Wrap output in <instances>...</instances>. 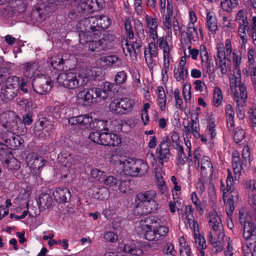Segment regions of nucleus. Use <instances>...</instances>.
I'll use <instances>...</instances> for the list:
<instances>
[{"label":"nucleus","mask_w":256,"mask_h":256,"mask_svg":"<svg viewBox=\"0 0 256 256\" xmlns=\"http://www.w3.org/2000/svg\"><path fill=\"white\" fill-rule=\"evenodd\" d=\"M144 20L148 38L149 41L150 40H156L158 36V19L156 16H153L144 12Z\"/></svg>","instance_id":"a211bd4d"},{"label":"nucleus","mask_w":256,"mask_h":256,"mask_svg":"<svg viewBox=\"0 0 256 256\" xmlns=\"http://www.w3.org/2000/svg\"><path fill=\"white\" fill-rule=\"evenodd\" d=\"M108 130L114 132H118L122 130V124L120 120H114L108 122Z\"/></svg>","instance_id":"69168bd1"},{"label":"nucleus","mask_w":256,"mask_h":256,"mask_svg":"<svg viewBox=\"0 0 256 256\" xmlns=\"http://www.w3.org/2000/svg\"><path fill=\"white\" fill-rule=\"evenodd\" d=\"M54 128L50 121L46 118H42L34 126V132L36 136L46 139L50 136Z\"/></svg>","instance_id":"2eb2a0df"},{"label":"nucleus","mask_w":256,"mask_h":256,"mask_svg":"<svg viewBox=\"0 0 256 256\" xmlns=\"http://www.w3.org/2000/svg\"><path fill=\"white\" fill-rule=\"evenodd\" d=\"M135 100L129 98L113 100L110 104V111L118 115L127 114L133 110Z\"/></svg>","instance_id":"1a4fd4ad"},{"label":"nucleus","mask_w":256,"mask_h":256,"mask_svg":"<svg viewBox=\"0 0 256 256\" xmlns=\"http://www.w3.org/2000/svg\"><path fill=\"white\" fill-rule=\"evenodd\" d=\"M127 77V74L125 71H120L116 74L114 80L116 85L120 86L126 82Z\"/></svg>","instance_id":"0e129e2a"},{"label":"nucleus","mask_w":256,"mask_h":256,"mask_svg":"<svg viewBox=\"0 0 256 256\" xmlns=\"http://www.w3.org/2000/svg\"><path fill=\"white\" fill-rule=\"evenodd\" d=\"M52 10H54V9L52 8L50 6H45L44 4H40V6L36 8V11L38 13L39 16L44 19Z\"/></svg>","instance_id":"052dcab7"},{"label":"nucleus","mask_w":256,"mask_h":256,"mask_svg":"<svg viewBox=\"0 0 256 256\" xmlns=\"http://www.w3.org/2000/svg\"><path fill=\"white\" fill-rule=\"evenodd\" d=\"M244 218V213L243 210L240 212V220L241 223H244V237L246 240L254 239L256 241V228L252 220V218L247 214L245 218V220L243 221Z\"/></svg>","instance_id":"f3484780"},{"label":"nucleus","mask_w":256,"mask_h":256,"mask_svg":"<svg viewBox=\"0 0 256 256\" xmlns=\"http://www.w3.org/2000/svg\"><path fill=\"white\" fill-rule=\"evenodd\" d=\"M80 42L84 44L90 43L88 48L92 52H99L104 50L106 42L104 38H100L98 33H92L90 32H81L79 34Z\"/></svg>","instance_id":"0eeeda50"},{"label":"nucleus","mask_w":256,"mask_h":256,"mask_svg":"<svg viewBox=\"0 0 256 256\" xmlns=\"http://www.w3.org/2000/svg\"><path fill=\"white\" fill-rule=\"evenodd\" d=\"M156 197V192L154 190L144 191L137 194L134 199V214L145 215L156 211L158 208Z\"/></svg>","instance_id":"20e7f679"},{"label":"nucleus","mask_w":256,"mask_h":256,"mask_svg":"<svg viewBox=\"0 0 256 256\" xmlns=\"http://www.w3.org/2000/svg\"><path fill=\"white\" fill-rule=\"evenodd\" d=\"M52 196L47 194H40L38 202L41 206H46V208H48L52 205Z\"/></svg>","instance_id":"6e6d98bb"},{"label":"nucleus","mask_w":256,"mask_h":256,"mask_svg":"<svg viewBox=\"0 0 256 256\" xmlns=\"http://www.w3.org/2000/svg\"><path fill=\"white\" fill-rule=\"evenodd\" d=\"M64 60L60 54H58L53 56L50 60L52 66L54 69L60 70L63 68V65Z\"/></svg>","instance_id":"8fccbe9b"},{"label":"nucleus","mask_w":256,"mask_h":256,"mask_svg":"<svg viewBox=\"0 0 256 256\" xmlns=\"http://www.w3.org/2000/svg\"><path fill=\"white\" fill-rule=\"evenodd\" d=\"M209 224L214 231L222 229V224L220 218L214 210L209 213Z\"/></svg>","instance_id":"58836bf2"},{"label":"nucleus","mask_w":256,"mask_h":256,"mask_svg":"<svg viewBox=\"0 0 256 256\" xmlns=\"http://www.w3.org/2000/svg\"><path fill=\"white\" fill-rule=\"evenodd\" d=\"M4 164L9 169L17 170L20 167V162L12 154L8 155V158L4 160Z\"/></svg>","instance_id":"c03bdc74"},{"label":"nucleus","mask_w":256,"mask_h":256,"mask_svg":"<svg viewBox=\"0 0 256 256\" xmlns=\"http://www.w3.org/2000/svg\"><path fill=\"white\" fill-rule=\"evenodd\" d=\"M0 123L9 132V134H21L18 129V125L22 124L18 116L12 111H7L0 116Z\"/></svg>","instance_id":"9b49d317"},{"label":"nucleus","mask_w":256,"mask_h":256,"mask_svg":"<svg viewBox=\"0 0 256 256\" xmlns=\"http://www.w3.org/2000/svg\"><path fill=\"white\" fill-rule=\"evenodd\" d=\"M194 162L200 165L201 174L203 178H216V174L213 173V165L210 158L207 156H200L198 151H195L194 153Z\"/></svg>","instance_id":"f8f14e48"},{"label":"nucleus","mask_w":256,"mask_h":256,"mask_svg":"<svg viewBox=\"0 0 256 256\" xmlns=\"http://www.w3.org/2000/svg\"><path fill=\"white\" fill-rule=\"evenodd\" d=\"M160 219L155 216H148L140 221V228L148 241L158 242L162 240L168 234V229L161 224Z\"/></svg>","instance_id":"7ed1b4c3"},{"label":"nucleus","mask_w":256,"mask_h":256,"mask_svg":"<svg viewBox=\"0 0 256 256\" xmlns=\"http://www.w3.org/2000/svg\"><path fill=\"white\" fill-rule=\"evenodd\" d=\"M186 65L185 56L182 57L178 64L174 69V76L175 80L182 84H185L188 76V68Z\"/></svg>","instance_id":"412c9836"},{"label":"nucleus","mask_w":256,"mask_h":256,"mask_svg":"<svg viewBox=\"0 0 256 256\" xmlns=\"http://www.w3.org/2000/svg\"><path fill=\"white\" fill-rule=\"evenodd\" d=\"M156 153L160 162V164H161L162 166H164V162H167L171 156L170 149L167 146H164V148L158 146Z\"/></svg>","instance_id":"c9c22d12"},{"label":"nucleus","mask_w":256,"mask_h":256,"mask_svg":"<svg viewBox=\"0 0 256 256\" xmlns=\"http://www.w3.org/2000/svg\"><path fill=\"white\" fill-rule=\"evenodd\" d=\"M194 211V210L191 205L186 206L182 216V219L185 224L189 226L190 229L196 228V227L198 226V222L194 220L193 216Z\"/></svg>","instance_id":"bb28decb"},{"label":"nucleus","mask_w":256,"mask_h":256,"mask_svg":"<svg viewBox=\"0 0 256 256\" xmlns=\"http://www.w3.org/2000/svg\"><path fill=\"white\" fill-rule=\"evenodd\" d=\"M120 180L112 176H106L102 180V182L106 189L112 192L118 191V184Z\"/></svg>","instance_id":"7c9ffc66"},{"label":"nucleus","mask_w":256,"mask_h":256,"mask_svg":"<svg viewBox=\"0 0 256 256\" xmlns=\"http://www.w3.org/2000/svg\"><path fill=\"white\" fill-rule=\"evenodd\" d=\"M232 164L235 180H238L240 179V176L241 175L242 165L240 163L239 154L236 150L232 152Z\"/></svg>","instance_id":"f704fd0d"},{"label":"nucleus","mask_w":256,"mask_h":256,"mask_svg":"<svg viewBox=\"0 0 256 256\" xmlns=\"http://www.w3.org/2000/svg\"><path fill=\"white\" fill-rule=\"evenodd\" d=\"M206 28L212 34H214L218 30L217 20L214 12L206 11Z\"/></svg>","instance_id":"2f4dec72"},{"label":"nucleus","mask_w":256,"mask_h":256,"mask_svg":"<svg viewBox=\"0 0 256 256\" xmlns=\"http://www.w3.org/2000/svg\"><path fill=\"white\" fill-rule=\"evenodd\" d=\"M210 241L212 245V250L214 253L217 254L222 250L224 242L222 240H216L214 234H212V232H211L210 233Z\"/></svg>","instance_id":"3c124183"},{"label":"nucleus","mask_w":256,"mask_h":256,"mask_svg":"<svg viewBox=\"0 0 256 256\" xmlns=\"http://www.w3.org/2000/svg\"><path fill=\"white\" fill-rule=\"evenodd\" d=\"M194 114L196 115L195 119L192 118L190 122H188L186 124H184L183 134L191 137L190 134H192L196 138H200V134L198 114L196 113Z\"/></svg>","instance_id":"aec40b11"},{"label":"nucleus","mask_w":256,"mask_h":256,"mask_svg":"<svg viewBox=\"0 0 256 256\" xmlns=\"http://www.w3.org/2000/svg\"><path fill=\"white\" fill-rule=\"evenodd\" d=\"M98 28L100 29H106L110 25V20L109 18L105 16H98Z\"/></svg>","instance_id":"338daca9"},{"label":"nucleus","mask_w":256,"mask_h":256,"mask_svg":"<svg viewBox=\"0 0 256 256\" xmlns=\"http://www.w3.org/2000/svg\"><path fill=\"white\" fill-rule=\"evenodd\" d=\"M180 256H190V248L187 244L184 236L178 238Z\"/></svg>","instance_id":"de8ad7c7"},{"label":"nucleus","mask_w":256,"mask_h":256,"mask_svg":"<svg viewBox=\"0 0 256 256\" xmlns=\"http://www.w3.org/2000/svg\"><path fill=\"white\" fill-rule=\"evenodd\" d=\"M171 61H172V60H163L162 68L161 71V76L162 80L164 82H167L168 79V71L170 68V64Z\"/></svg>","instance_id":"bf43d9fd"},{"label":"nucleus","mask_w":256,"mask_h":256,"mask_svg":"<svg viewBox=\"0 0 256 256\" xmlns=\"http://www.w3.org/2000/svg\"><path fill=\"white\" fill-rule=\"evenodd\" d=\"M223 94L220 88L216 86L214 88L213 94V104L215 107L220 106L222 102Z\"/></svg>","instance_id":"603ef678"},{"label":"nucleus","mask_w":256,"mask_h":256,"mask_svg":"<svg viewBox=\"0 0 256 256\" xmlns=\"http://www.w3.org/2000/svg\"><path fill=\"white\" fill-rule=\"evenodd\" d=\"M90 80L88 74L84 72H68L60 74L57 77L58 84L64 88L74 90L86 84Z\"/></svg>","instance_id":"39448f33"},{"label":"nucleus","mask_w":256,"mask_h":256,"mask_svg":"<svg viewBox=\"0 0 256 256\" xmlns=\"http://www.w3.org/2000/svg\"><path fill=\"white\" fill-rule=\"evenodd\" d=\"M168 6L172 8V12H174L173 3L172 0H158L159 10L162 14L168 12Z\"/></svg>","instance_id":"13d9d810"},{"label":"nucleus","mask_w":256,"mask_h":256,"mask_svg":"<svg viewBox=\"0 0 256 256\" xmlns=\"http://www.w3.org/2000/svg\"><path fill=\"white\" fill-rule=\"evenodd\" d=\"M20 78L16 76H9L2 85L0 96L3 100L10 101L13 100L18 92Z\"/></svg>","instance_id":"9d476101"},{"label":"nucleus","mask_w":256,"mask_h":256,"mask_svg":"<svg viewBox=\"0 0 256 256\" xmlns=\"http://www.w3.org/2000/svg\"><path fill=\"white\" fill-rule=\"evenodd\" d=\"M118 249L120 252L124 253V256H142L144 254L141 249L136 248L126 243L120 244Z\"/></svg>","instance_id":"cd10ccee"},{"label":"nucleus","mask_w":256,"mask_h":256,"mask_svg":"<svg viewBox=\"0 0 256 256\" xmlns=\"http://www.w3.org/2000/svg\"><path fill=\"white\" fill-rule=\"evenodd\" d=\"M238 0H221L220 6L226 12H230L234 8L238 6Z\"/></svg>","instance_id":"49530a36"},{"label":"nucleus","mask_w":256,"mask_h":256,"mask_svg":"<svg viewBox=\"0 0 256 256\" xmlns=\"http://www.w3.org/2000/svg\"><path fill=\"white\" fill-rule=\"evenodd\" d=\"M242 248L245 256H256V241L253 244H246L243 246Z\"/></svg>","instance_id":"864d4df0"},{"label":"nucleus","mask_w":256,"mask_h":256,"mask_svg":"<svg viewBox=\"0 0 256 256\" xmlns=\"http://www.w3.org/2000/svg\"><path fill=\"white\" fill-rule=\"evenodd\" d=\"M24 66V76L28 78H31L34 76L39 68L38 64L36 62H26Z\"/></svg>","instance_id":"79ce46f5"},{"label":"nucleus","mask_w":256,"mask_h":256,"mask_svg":"<svg viewBox=\"0 0 256 256\" xmlns=\"http://www.w3.org/2000/svg\"><path fill=\"white\" fill-rule=\"evenodd\" d=\"M198 32L196 26L187 25L186 32L185 34V38H188L190 41L192 40L196 41L198 39Z\"/></svg>","instance_id":"a18cd8bd"},{"label":"nucleus","mask_w":256,"mask_h":256,"mask_svg":"<svg viewBox=\"0 0 256 256\" xmlns=\"http://www.w3.org/2000/svg\"><path fill=\"white\" fill-rule=\"evenodd\" d=\"M26 162L27 166L33 171L40 170L46 164L42 158L34 153L29 154L26 157Z\"/></svg>","instance_id":"5701e85b"},{"label":"nucleus","mask_w":256,"mask_h":256,"mask_svg":"<svg viewBox=\"0 0 256 256\" xmlns=\"http://www.w3.org/2000/svg\"><path fill=\"white\" fill-rule=\"evenodd\" d=\"M92 121V117L90 114H82L78 116H72L68 118V124L82 130L89 129L90 122Z\"/></svg>","instance_id":"6ab92c4d"},{"label":"nucleus","mask_w":256,"mask_h":256,"mask_svg":"<svg viewBox=\"0 0 256 256\" xmlns=\"http://www.w3.org/2000/svg\"><path fill=\"white\" fill-rule=\"evenodd\" d=\"M232 58L234 62V74H238L239 75L241 74L240 65L242 62V54L240 52L237 50H234L231 54Z\"/></svg>","instance_id":"a19ab883"},{"label":"nucleus","mask_w":256,"mask_h":256,"mask_svg":"<svg viewBox=\"0 0 256 256\" xmlns=\"http://www.w3.org/2000/svg\"><path fill=\"white\" fill-rule=\"evenodd\" d=\"M118 190L122 194H130L131 192L130 182L128 180H120V183L118 184Z\"/></svg>","instance_id":"680f3d73"},{"label":"nucleus","mask_w":256,"mask_h":256,"mask_svg":"<svg viewBox=\"0 0 256 256\" xmlns=\"http://www.w3.org/2000/svg\"><path fill=\"white\" fill-rule=\"evenodd\" d=\"M128 158L120 152H114L112 154L110 160L112 164L116 166H122V168L123 170V167Z\"/></svg>","instance_id":"4c0bfd02"},{"label":"nucleus","mask_w":256,"mask_h":256,"mask_svg":"<svg viewBox=\"0 0 256 256\" xmlns=\"http://www.w3.org/2000/svg\"><path fill=\"white\" fill-rule=\"evenodd\" d=\"M98 22V16L90 17L85 20L84 21V24L86 26L85 32L98 33L99 34L100 28H98V24H97Z\"/></svg>","instance_id":"473e14b6"},{"label":"nucleus","mask_w":256,"mask_h":256,"mask_svg":"<svg viewBox=\"0 0 256 256\" xmlns=\"http://www.w3.org/2000/svg\"><path fill=\"white\" fill-rule=\"evenodd\" d=\"M226 183V188L223 182L221 181L220 189L222 192L224 198L228 196V201L236 202L238 198V192L237 190L232 188L234 184V180L232 172L229 170H228Z\"/></svg>","instance_id":"dca6fc26"},{"label":"nucleus","mask_w":256,"mask_h":256,"mask_svg":"<svg viewBox=\"0 0 256 256\" xmlns=\"http://www.w3.org/2000/svg\"><path fill=\"white\" fill-rule=\"evenodd\" d=\"M8 137L4 138V142L8 147L11 149H16L21 146L24 142V140L18 135L19 134L10 133Z\"/></svg>","instance_id":"c756f323"},{"label":"nucleus","mask_w":256,"mask_h":256,"mask_svg":"<svg viewBox=\"0 0 256 256\" xmlns=\"http://www.w3.org/2000/svg\"><path fill=\"white\" fill-rule=\"evenodd\" d=\"M34 91L38 94H44L50 92L53 86L50 76L45 74H36L34 77Z\"/></svg>","instance_id":"4468645a"},{"label":"nucleus","mask_w":256,"mask_h":256,"mask_svg":"<svg viewBox=\"0 0 256 256\" xmlns=\"http://www.w3.org/2000/svg\"><path fill=\"white\" fill-rule=\"evenodd\" d=\"M235 20L238 24H248L247 11L246 10H238L236 16Z\"/></svg>","instance_id":"4d7b16f0"},{"label":"nucleus","mask_w":256,"mask_h":256,"mask_svg":"<svg viewBox=\"0 0 256 256\" xmlns=\"http://www.w3.org/2000/svg\"><path fill=\"white\" fill-rule=\"evenodd\" d=\"M205 135L211 140L215 138L216 135V124L214 121L210 120L205 131Z\"/></svg>","instance_id":"5fc2aeb1"},{"label":"nucleus","mask_w":256,"mask_h":256,"mask_svg":"<svg viewBox=\"0 0 256 256\" xmlns=\"http://www.w3.org/2000/svg\"><path fill=\"white\" fill-rule=\"evenodd\" d=\"M225 113L228 128L229 130H234V111L232 105L228 104L226 106Z\"/></svg>","instance_id":"ea45409f"},{"label":"nucleus","mask_w":256,"mask_h":256,"mask_svg":"<svg viewBox=\"0 0 256 256\" xmlns=\"http://www.w3.org/2000/svg\"><path fill=\"white\" fill-rule=\"evenodd\" d=\"M158 48L162 50L163 60H172V52L174 48L172 36L168 35L158 38L156 40H150L148 47L144 50V58L148 68L152 70L156 64L158 54Z\"/></svg>","instance_id":"f257e3e1"},{"label":"nucleus","mask_w":256,"mask_h":256,"mask_svg":"<svg viewBox=\"0 0 256 256\" xmlns=\"http://www.w3.org/2000/svg\"><path fill=\"white\" fill-rule=\"evenodd\" d=\"M201 64L203 68L204 76H206L208 74L210 78L213 77L214 74V68L213 62L209 58L201 60Z\"/></svg>","instance_id":"e433bc0d"},{"label":"nucleus","mask_w":256,"mask_h":256,"mask_svg":"<svg viewBox=\"0 0 256 256\" xmlns=\"http://www.w3.org/2000/svg\"><path fill=\"white\" fill-rule=\"evenodd\" d=\"M114 86V83L105 82L98 87L84 88L79 91L76 98L78 102L86 104H96L107 99Z\"/></svg>","instance_id":"f03ea898"},{"label":"nucleus","mask_w":256,"mask_h":256,"mask_svg":"<svg viewBox=\"0 0 256 256\" xmlns=\"http://www.w3.org/2000/svg\"><path fill=\"white\" fill-rule=\"evenodd\" d=\"M18 104L24 108L26 110H34L37 107L36 104L32 100L26 99L18 100Z\"/></svg>","instance_id":"e2e57ef3"},{"label":"nucleus","mask_w":256,"mask_h":256,"mask_svg":"<svg viewBox=\"0 0 256 256\" xmlns=\"http://www.w3.org/2000/svg\"><path fill=\"white\" fill-rule=\"evenodd\" d=\"M148 170L146 161L141 159L128 158L123 167L125 174L132 176H142Z\"/></svg>","instance_id":"6e6552de"},{"label":"nucleus","mask_w":256,"mask_h":256,"mask_svg":"<svg viewBox=\"0 0 256 256\" xmlns=\"http://www.w3.org/2000/svg\"><path fill=\"white\" fill-rule=\"evenodd\" d=\"M194 231V236L196 248L200 251L199 256H206L204 250L207 245L204 236L200 233L199 226L191 229Z\"/></svg>","instance_id":"a878e982"},{"label":"nucleus","mask_w":256,"mask_h":256,"mask_svg":"<svg viewBox=\"0 0 256 256\" xmlns=\"http://www.w3.org/2000/svg\"><path fill=\"white\" fill-rule=\"evenodd\" d=\"M100 144L108 146H117L120 144L122 141L120 136L114 133L108 132H101Z\"/></svg>","instance_id":"393cba45"},{"label":"nucleus","mask_w":256,"mask_h":256,"mask_svg":"<svg viewBox=\"0 0 256 256\" xmlns=\"http://www.w3.org/2000/svg\"><path fill=\"white\" fill-rule=\"evenodd\" d=\"M232 131L233 132L234 138L236 142L238 143L244 138L245 133L242 128L238 127Z\"/></svg>","instance_id":"774afa93"},{"label":"nucleus","mask_w":256,"mask_h":256,"mask_svg":"<svg viewBox=\"0 0 256 256\" xmlns=\"http://www.w3.org/2000/svg\"><path fill=\"white\" fill-rule=\"evenodd\" d=\"M180 40V50L183 51L184 55L182 57L185 56V60L187 58V54L186 53V50H190L191 48L192 43L191 41L188 38H185V34L182 32L181 34Z\"/></svg>","instance_id":"09e8293b"},{"label":"nucleus","mask_w":256,"mask_h":256,"mask_svg":"<svg viewBox=\"0 0 256 256\" xmlns=\"http://www.w3.org/2000/svg\"><path fill=\"white\" fill-rule=\"evenodd\" d=\"M58 160L60 162L59 172L62 176L66 178L70 171L74 169V157L68 152H64L58 154Z\"/></svg>","instance_id":"ddd939ff"},{"label":"nucleus","mask_w":256,"mask_h":256,"mask_svg":"<svg viewBox=\"0 0 256 256\" xmlns=\"http://www.w3.org/2000/svg\"><path fill=\"white\" fill-rule=\"evenodd\" d=\"M241 74H232L230 78V86L234 100L239 105L246 103L248 98L246 88L244 84L242 83Z\"/></svg>","instance_id":"423d86ee"},{"label":"nucleus","mask_w":256,"mask_h":256,"mask_svg":"<svg viewBox=\"0 0 256 256\" xmlns=\"http://www.w3.org/2000/svg\"><path fill=\"white\" fill-rule=\"evenodd\" d=\"M54 200L59 203H66L71 197V194L66 188H56L53 192Z\"/></svg>","instance_id":"c85d7f7f"},{"label":"nucleus","mask_w":256,"mask_h":256,"mask_svg":"<svg viewBox=\"0 0 256 256\" xmlns=\"http://www.w3.org/2000/svg\"><path fill=\"white\" fill-rule=\"evenodd\" d=\"M96 64L98 67L108 66L115 68L122 66L123 62L122 59L118 56L109 55L97 60Z\"/></svg>","instance_id":"4be33fe9"},{"label":"nucleus","mask_w":256,"mask_h":256,"mask_svg":"<svg viewBox=\"0 0 256 256\" xmlns=\"http://www.w3.org/2000/svg\"><path fill=\"white\" fill-rule=\"evenodd\" d=\"M174 12H172V8L168 6V12L162 15V29L166 32V35H168V37L172 36V16Z\"/></svg>","instance_id":"b1692460"},{"label":"nucleus","mask_w":256,"mask_h":256,"mask_svg":"<svg viewBox=\"0 0 256 256\" xmlns=\"http://www.w3.org/2000/svg\"><path fill=\"white\" fill-rule=\"evenodd\" d=\"M156 94L158 95L157 100L159 107L161 110L164 111L166 110V95L164 88L162 86H158Z\"/></svg>","instance_id":"37998d69"},{"label":"nucleus","mask_w":256,"mask_h":256,"mask_svg":"<svg viewBox=\"0 0 256 256\" xmlns=\"http://www.w3.org/2000/svg\"><path fill=\"white\" fill-rule=\"evenodd\" d=\"M248 24H238V34L240 36L239 43L242 49L246 50V43L248 41L247 32L248 31Z\"/></svg>","instance_id":"72a5a7b5"}]
</instances>
